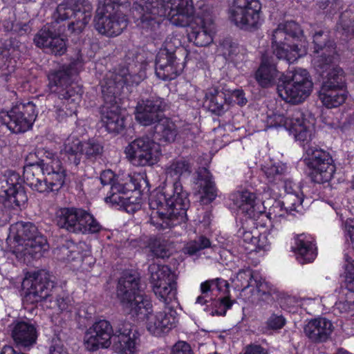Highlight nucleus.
Returning <instances> with one entry per match:
<instances>
[{
  "label": "nucleus",
  "instance_id": "nucleus-62",
  "mask_svg": "<svg viewBox=\"0 0 354 354\" xmlns=\"http://www.w3.org/2000/svg\"><path fill=\"white\" fill-rule=\"evenodd\" d=\"M244 354H268L266 348L258 344H250L246 346Z\"/></svg>",
  "mask_w": 354,
  "mask_h": 354
},
{
  "label": "nucleus",
  "instance_id": "nucleus-11",
  "mask_svg": "<svg viewBox=\"0 0 354 354\" xmlns=\"http://www.w3.org/2000/svg\"><path fill=\"white\" fill-rule=\"evenodd\" d=\"M260 0H232L227 15L229 20L239 29L254 32L263 23Z\"/></svg>",
  "mask_w": 354,
  "mask_h": 354
},
{
  "label": "nucleus",
  "instance_id": "nucleus-29",
  "mask_svg": "<svg viewBox=\"0 0 354 354\" xmlns=\"http://www.w3.org/2000/svg\"><path fill=\"white\" fill-rule=\"evenodd\" d=\"M314 57L313 64L315 66L316 59H322L325 64H329L330 67L337 66L333 62L335 53V43L329 39L328 33L324 31L317 32L313 35Z\"/></svg>",
  "mask_w": 354,
  "mask_h": 354
},
{
  "label": "nucleus",
  "instance_id": "nucleus-60",
  "mask_svg": "<svg viewBox=\"0 0 354 354\" xmlns=\"http://www.w3.org/2000/svg\"><path fill=\"white\" fill-rule=\"evenodd\" d=\"M49 354H67L66 350L58 339L53 340L49 348Z\"/></svg>",
  "mask_w": 354,
  "mask_h": 354
},
{
  "label": "nucleus",
  "instance_id": "nucleus-9",
  "mask_svg": "<svg viewBox=\"0 0 354 354\" xmlns=\"http://www.w3.org/2000/svg\"><path fill=\"white\" fill-rule=\"evenodd\" d=\"M138 274L124 272L119 278L116 295L123 309L131 316L147 313L152 308L151 299L140 290Z\"/></svg>",
  "mask_w": 354,
  "mask_h": 354
},
{
  "label": "nucleus",
  "instance_id": "nucleus-30",
  "mask_svg": "<svg viewBox=\"0 0 354 354\" xmlns=\"http://www.w3.org/2000/svg\"><path fill=\"white\" fill-rule=\"evenodd\" d=\"M333 330V324L325 317L311 319L304 327L305 335L314 342H326Z\"/></svg>",
  "mask_w": 354,
  "mask_h": 354
},
{
  "label": "nucleus",
  "instance_id": "nucleus-45",
  "mask_svg": "<svg viewBox=\"0 0 354 354\" xmlns=\"http://www.w3.org/2000/svg\"><path fill=\"white\" fill-rule=\"evenodd\" d=\"M338 29L342 28L346 37L354 35V12L345 10L340 15Z\"/></svg>",
  "mask_w": 354,
  "mask_h": 354
},
{
  "label": "nucleus",
  "instance_id": "nucleus-42",
  "mask_svg": "<svg viewBox=\"0 0 354 354\" xmlns=\"http://www.w3.org/2000/svg\"><path fill=\"white\" fill-rule=\"evenodd\" d=\"M350 252H352L351 250L344 252V283L348 291L354 292V260L350 256Z\"/></svg>",
  "mask_w": 354,
  "mask_h": 354
},
{
  "label": "nucleus",
  "instance_id": "nucleus-31",
  "mask_svg": "<svg viewBox=\"0 0 354 354\" xmlns=\"http://www.w3.org/2000/svg\"><path fill=\"white\" fill-rule=\"evenodd\" d=\"M11 335L16 345L24 348L32 346L37 338L36 327L26 322H17L12 330Z\"/></svg>",
  "mask_w": 354,
  "mask_h": 354
},
{
  "label": "nucleus",
  "instance_id": "nucleus-43",
  "mask_svg": "<svg viewBox=\"0 0 354 354\" xmlns=\"http://www.w3.org/2000/svg\"><path fill=\"white\" fill-rule=\"evenodd\" d=\"M295 121L293 119V112L286 115L274 113L268 117V124L270 127H283L288 131L291 129V126Z\"/></svg>",
  "mask_w": 354,
  "mask_h": 354
},
{
  "label": "nucleus",
  "instance_id": "nucleus-23",
  "mask_svg": "<svg viewBox=\"0 0 354 354\" xmlns=\"http://www.w3.org/2000/svg\"><path fill=\"white\" fill-rule=\"evenodd\" d=\"M201 291L209 292L212 296L213 315L225 316L227 310L230 309L234 304V301L227 297L230 292L229 283L225 279L216 278L203 282L201 284Z\"/></svg>",
  "mask_w": 354,
  "mask_h": 354
},
{
  "label": "nucleus",
  "instance_id": "nucleus-38",
  "mask_svg": "<svg viewBox=\"0 0 354 354\" xmlns=\"http://www.w3.org/2000/svg\"><path fill=\"white\" fill-rule=\"evenodd\" d=\"M262 171L270 185H279L289 176L288 168L286 164L277 162L264 165Z\"/></svg>",
  "mask_w": 354,
  "mask_h": 354
},
{
  "label": "nucleus",
  "instance_id": "nucleus-58",
  "mask_svg": "<svg viewBox=\"0 0 354 354\" xmlns=\"http://www.w3.org/2000/svg\"><path fill=\"white\" fill-rule=\"evenodd\" d=\"M53 299L54 297L53 296ZM54 301L59 310H65L68 309L70 298L64 292H62L61 294L55 297Z\"/></svg>",
  "mask_w": 354,
  "mask_h": 354
},
{
  "label": "nucleus",
  "instance_id": "nucleus-63",
  "mask_svg": "<svg viewBox=\"0 0 354 354\" xmlns=\"http://www.w3.org/2000/svg\"><path fill=\"white\" fill-rule=\"evenodd\" d=\"M18 41L15 39H9L4 41L3 44V48L5 51H7L8 53L5 54L6 55H11L15 51V48L17 46Z\"/></svg>",
  "mask_w": 354,
  "mask_h": 354
},
{
  "label": "nucleus",
  "instance_id": "nucleus-40",
  "mask_svg": "<svg viewBox=\"0 0 354 354\" xmlns=\"http://www.w3.org/2000/svg\"><path fill=\"white\" fill-rule=\"evenodd\" d=\"M196 184L199 187V192L203 194V197L209 202L214 201L217 196V188L212 175L210 172L204 169L203 172H200L198 176Z\"/></svg>",
  "mask_w": 354,
  "mask_h": 354
},
{
  "label": "nucleus",
  "instance_id": "nucleus-56",
  "mask_svg": "<svg viewBox=\"0 0 354 354\" xmlns=\"http://www.w3.org/2000/svg\"><path fill=\"white\" fill-rule=\"evenodd\" d=\"M304 299L301 300L297 299L295 297H288L285 298L284 302L283 304V307L285 310L288 312H295L297 308L301 305V301Z\"/></svg>",
  "mask_w": 354,
  "mask_h": 354
},
{
  "label": "nucleus",
  "instance_id": "nucleus-52",
  "mask_svg": "<svg viewBox=\"0 0 354 354\" xmlns=\"http://www.w3.org/2000/svg\"><path fill=\"white\" fill-rule=\"evenodd\" d=\"M60 250L64 256L63 259L67 261H73L81 258L78 247L73 243L68 246L63 245Z\"/></svg>",
  "mask_w": 354,
  "mask_h": 354
},
{
  "label": "nucleus",
  "instance_id": "nucleus-34",
  "mask_svg": "<svg viewBox=\"0 0 354 354\" xmlns=\"http://www.w3.org/2000/svg\"><path fill=\"white\" fill-rule=\"evenodd\" d=\"M177 135L176 125L168 118H161L154 126V139L160 143H171Z\"/></svg>",
  "mask_w": 354,
  "mask_h": 354
},
{
  "label": "nucleus",
  "instance_id": "nucleus-12",
  "mask_svg": "<svg viewBox=\"0 0 354 354\" xmlns=\"http://www.w3.org/2000/svg\"><path fill=\"white\" fill-rule=\"evenodd\" d=\"M304 163L308 176L317 184L329 183L336 171V166L331 154L318 147H308L304 155Z\"/></svg>",
  "mask_w": 354,
  "mask_h": 354
},
{
  "label": "nucleus",
  "instance_id": "nucleus-20",
  "mask_svg": "<svg viewBox=\"0 0 354 354\" xmlns=\"http://www.w3.org/2000/svg\"><path fill=\"white\" fill-rule=\"evenodd\" d=\"M48 272L41 270L29 273L23 281L27 288L26 298L32 303H37L49 299L53 301V295L59 289Z\"/></svg>",
  "mask_w": 354,
  "mask_h": 354
},
{
  "label": "nucleus",
  "instance_id": "nucleus-18",
  "mask_svg": "<svg viewBox=\"0 0 354 354\" xmlns=\"http://www.w3.org/2000/svg\"><path fill=\"white\" fill-rule=\"evenodd\" d=\"M127 158L134 166L156 165L162 154L160 144L149 136H142L130 142L124 149Z\"/></svg>",
  "mask_w": 354,
  "mask_h": 354
},
{
  "label": "nucleus",
  "instance_id": "nucleus-26",
  "mask_svg": "<svg viewBox=\"0 0 354 354\" xmlns=\"http://www.w3.org/2000/svg\"><path fill=\"white\" fill-rule=\"evenodd\" d=\"M165 102L159 97H151L138 102L135 110L136 121L143 126H149L161 118V113L165 110Z\"/></svg>",
  "mask_w": 354,
  "mask_h": 354
},
{
  "label": "nucleus",
  "instance_id": "nucleus-25",
  "mask_svg": "<svg viewBox=\"0 0 354 354\" xmlns=\"http://www.w3.org/2000/svg\"><path fill=\"white\" fill-rule=\"evenodd\" d=\"M95 30L109 37L120 35L128 26V19L120 10L105 11L97 9L94 18Z\"/></svg>",
  "mask_w": 354,
  "mask_h": 354
},
{
  "label": "nucleus",
  "instance_id": "nucleus-50",
  "mask_svg": "<svg viewBox=\"0 0 354 354\" xmlns=\"http://www.w3.org/2000/svg\"><path fill=\"white\" fill-rule=\"evenodd\" d=\"M236 44L230 39L226 38L220 43L218 50L226 59H230L236 53Z\"/></svg>",
  "mask_w": 354,
  "mask_h": 354
},
{
  "label": "nucleus",
  "instance_id": "nucleus-21",
  "mask_svg": "<svg viewBox=\"0 0 354 354\" xmlns=\"http://www.w3.org/2000/svg\"><path fill=\"white\" fill-rule=\"evenodd\" d=\"M183 63L180 62L175 55V48L171 45V39H166L163 47L158 51L155 72L156 76L164 81L176 79L183 71Z\"/></svg>",
  "mask_w": 354,
  "mask_h": 354
},
{
  "label": "nucleus",
  "instance_id": "nucleus-8",
  "mask_svg": "<svg viewBox=\"0 0 354 354\" xmlns=\"http://www.w3.org/2000/svg\"><path fill=\"white\" fill-rule=\"evenodd\" d=\"M315 68L322 77L323 81L319 91V98L328 109L342 104L348 97L344 72L337 66L330 67L322 59H316Z\"/></svg>",
  "mask_w": 354,
  "mask_h": 354
},
{
  "label": "nucleus",
  "instance_id": "nucleus-15",
  "mask_svg": "<svg viewBox=\"0 0 354 354\" xmlns=\"http://www.w3.org/2000/svg\"><path fill=\"white\" fill-rule=\"evenodd\" d=\"M150 283L156 297L165 304L170 306L173 301H177L178 285L177 275L168 266L151 264L149 266Z\"/></svg>",
  "mask_w": 354,
  "mask_h": 354
},
{
  "label": "nucleus",
  "instance_id": "nucleus-24",
  "mask_svg": "<svg viewBox=\"0 0 354 354\" xmlns=\"http://www.w3.org/2000/svg\"><path fill=\"white\" fill-rule=\"evenodd\" d=\"M286 196L285 201H275L269 209L268 217L277 218L283 217L287 212V209H283L285 203L290 205V210H296L299 206L303 205L304 201V194L302 190L301 182L296 183L289 176L282 183Z\"/></svg>",
  "mask_w": 354,
  "mask_h": 354
},
{
  "label": "nucleus",
  "instance_id": "nucleus-19",
  "mask_svg": "<svg viewBox=\"0 0 354 354\" xmlns=\"http://www.w3.org/2000/svg\"><path fill=\"white\" fill-rule=\"evenodd\" d=\"M36 106L32 102L19 103L9 111L0 112V122L14 133L30 129L37 117Z\"/></svg>",
  "mask_w": 354,
  "mask_h": 354
},
{
  "label": "nucleus",
  "instance_id": "nucleus-4",
  "mask_svg": "<svg viewBox=\"0 0 354 354\" xmlns=\"http://www.w3.org/2000/svg\"><path fill=\"white\" fill-rule=\"evenodd\" d=\"M129 322H121L113 330L111 323L106 319L95 321L86 331L84 344L90 351L107 348L111 344L121 354H134L136 350L138 333L133 332Z\"/></svg>",
  "mask_w": 354,
  "mask_h": 354
},
{
  "label": "nucleus",
  "instance_id": "nucleus-35",
  "mask_svg": "<svg viewBox=\"0 0 354 354\" xmlns=\"http://www.w3.org/2000/svg\"><path fill=\"white\" fill-rule=\"evenodd\" d=\"M227 102L226 93L218 88H209L205 93V104L209 111L217 115L225 112V106Z\"/></svg>",
  "mask_w": 354,
  "mask_h": 354
},
{
  "label": "nucleus",
  "instance_id": "nucleus-28",
  "mask_svg": "<svg viewBox=\"0 0 354 354\" xmlns=\"http://www.w3.org/2000/svg\"><path fill=\"white\" fill-rule=\"evenodd\" d=\"M297 259L301 264L313 262L317 255L315 240L310 234L302 233L295 237L292 246Z\"/></svg>",
  "mask_w": 354,
  "mask_h": 354
},
{
  "label": "nucleus",
  "instance_id": "nucleus-44",
  "mask_svg": "<svg viewBox=\"0 0 354 354\" xmlns=\"http://www.w3.org/2000/svg\"><path fill=\"white\" fill-rule=\"evenodd\" d=\"M259 272L253 271L250 268L240 270L237 274V281L240 282V286L243 290L253 287V283L258 279Z\"/></svg>",
  "mask_w": 354,
  "mask_h": 354
},
{
  "label": "nucleus",
  "instance_id": "nucleus-64",
  "mask_svg": "<svg viewBox=\"0 0 354 354\" xmlns=\"http://www.w3.org/2000/svg\"><path fill=\"white\" fill-rule=\"evenodd\" d=\"M185 252L190 255L196 254L198 251L201 250L199 245L198 244L196 240L187 243L186 247L185 248Z\"/></svg>",
  "mask_w": 354,
  "mask_h": 354
},
{
  "label": "nucleus",
  "instance_id": "nucleus-2",
  "mask_svg": "<svg viewBox=\"0 0 354 354\" xmlns=\"http://www.w3.org/2000/svg\"><path fill=\"white\" fill-rule=\"evenodd\" d=\"M191 171L190 163L183 158L173 159L165 166L166 174L176 180L166 185L149 199V206L153 209L150 223L156 229H169L187 221L189 194L183 189L180 178L189 175Z\"/></svg>",
  "mask_w": 354,
  "mask_h": 354
},
{
  "label": "nucleus",
  "instance_id": "nucleus-55",
  "mask_svg": "<svg viewBox=\"0 0 354 354\" xmlns=\"http://www.w3.org/2000/svg\"><path fill=\"white\" fill-rule=\"evenodd\" d=\"M124 176H118L117 178H115L114 173L110 170H104L103 171L100 176V180L101 183L103 185H111L112 186V184L116 181L118 178H123Z\"/></svg>",
  "mask_w": 354,
  "mask_h": 354
},
{
  "label": "nucleus",
  "instance_id": "nucleus-27",
  "mask_svg": "<svg viewBox=\"0 0 354 354\" xmlns=\"http://www.w3.org/2000/svg\"><path fill=\"white\" fill-rule=\"evenodd\" d=\"M233 205L250 217L263 214L266 207L257 198L256 193L248 189L238 190L230 196Z\"/></svg>",
  "mask_w": 354,
  "mask_h": 354
},
{
  "label": "nucleus",
  "instance_id": "nucleus-32",
  "mask_svg": "<svg viewBox=\"0 0 354 354\" xmlns=\"http://www.w3.org/2000/svg\"><path fill=\"white\" fill-rule=\"evenodd\" d=\"M293 119L295 121L288 131L301 146L304 147L312 140L314 127L309 122L305 120L303 113L299 110L293 111Z\"/></svg>",
  "mask_w": 354,
  "mask_h": 354
},
{
  "label": "nucleus",
  "instance_id": "nucleus-51",
  "mask_svg": "<svg viewBox=\"0 0 354 354\" xmlns=\"http://www.w3.org/2000/svg\"><path fill=\"white\" fill-rule=\"evenodd\" d=\"M47 49L55 55H62L66 51V41L59 36L51 39Z\"/></svg>",
  "mask_w": 354,
  "mask_h": 354
},
{
  "label": "nucleus",
  "instance_id": "nucleus-1",
  "mask_svg": "<svg viewBox=\"0 0 354 354\" xmlns=\"http://www.w3.org/2000/svg\"><path fill=\"white\" fill-rule=\"evenodd\" d=\"M136 9L142 12L138 26L142 33L153 39L164 31L162 22L167 18L178 27L190 26L189 39L197 46L212 44L216 32L212 9L203 3L194 11L192 0H134Z\"/></svg>",
  "mask_w": 354,
  "mask_h": 354
},
{
  "label": "nucleus",
  "instance_id": "nucleus-14",
  "mask_svg": "<svg viewBox=\"0 0 354 354\" xmlns=\"http://www.w3.org/2000/svg\"><path fill=\"white\" fill-rule=\"evenodd\" d=\"M313 85L307 70L297 68L286 75L277 85V93L286 102L297 104L310 95Z\"/></svg>",
  "mask_w": 354,
  "mask_h": 354
},
{
  "label": "nucleus",
  "instance_id": "nucleus-48",
  "mask_svg": "<svg viewBox=\"0 0 354 354\" xmlns=\"http://www.w3.org/2000/svg\"><path fill=\"white\" fill-rule=\"evenodd\" d=\"M286 324V319L282 315L272 314L265 322L263 332L267 333L271 330H279Z\"/></svg>",
  "mask_w": 354,
  "mask_h": 354
},
{
  "label": "nucleus",
  "instance_id": "nucleus-5",
  "mask_svg": "<svg viewBox=\"0 0 354 354\" xmlns=\"http://www.w3.org/2000/svg\"><path fill=\"white\" fill-rule=\"evenodd\" d=\"M66 169L57 153L46 150L38 162L24 167V183L32 190L42 194L59 191L64 184Z\"/></svg>",
  "mask_w": 354,
  "mask_h": 354
},
{
  "label": "nucleus",
  "instance_id": "nucleus-41",
  "mask_svg": "<svg viewBox=\"0 0 354 354\" xmlns=\"http://www.w3.org/2000/svg\"><path fill=\"white\" fill-rule=\"evenodd\" d=\"M121 178L124 182L121 186H123V189H128L129 192L138 191L140 194H144L150 190L149 183L145 174L127 175Z\"/></svg>",
  "mask_w": 354,
  "mask_h": 354
},
{
  "label": "nucleus",
  "instance_id": "nucleus-39",
  "mask_svg": "<svg viewBox=\"0 0 354 354\" xmlns=\"http://www.w3.org/2000/svg\"><path fill=\"white\" fill-rule=\"evenodd\" d=\"M122 179L118 178L111 186V190L105 198L106 203H110L113 206L127 208L130 203V198L124 196L129 192L128 189H123Z\"/></svg>",
  "mask_w": 354,
  "mask_h": 354
},
{
  "label": "nucleus",
  "instance_id": "nucleus-37",
  "mask_svg": "<svg viewBox=\"0 0 354 354\" xmlns=\"http://www.w3.org/2000/svg\"><path fill=\"white\" fill-rule=\"evenodd\" d=\"M21 250L24 256H30L32 259H39L48 250V244L46 239L39 232L30 239H28Z\"/></svg>",
  "mask_w": 354,
  "mask_h": 354
},
{
  "label": "nucleus",
  "instance_id": "nucleus-16",
  "mask_svg": "<svg viewBox=\"0 0 354 354\" xmlns=\"http://www.w3.org/2000/svg\"><path fill=\"white\" fill-rule=\"evenodd\" d=\"M27 201L19 174L8 171L0 176V218L11 209H21Z\"/></svg>",
  "mask_w": 354,
  "mask_h": 354
},
{
  "label": "nucleus",
  "instance_id": "nucleus-7",
  "mask_svg": "<svg viewBox=\"0 0 354 354\" xmlns=\"http://www.w3.org/2000/svg\"><path fill=\"white\" fill-rule=\"evenodd\" d=\"M271 39L273 54L289 64L307 53L308 41L301 26L295 21L280 23L273 30Z\"/></svg>",
  "mask_w": 354,
  "mask_h": 354
},
{
  "label": "nucleus",
  "instance_id": "nucleus-57",
  "mask_svg": "<svg viewBox=\"0 0 354 354\" xmlns=\"http://www.w3.org/2000/svg\"><path fill=\"white\" fill-rule=\"evenodd\" d=\"M171 354H192V351L188 343L180 341L174 346Z\"/></svg>",
  "mask_w": 354,
  "mask_h": 354
},
{
  "label": "nucleus",
  "instance_id": "nucleus-54",
  "mask_svg": "<svg viewBox=\"0 0 354 354\" xmlns=\"http://www.w3.org/2000/svg\"><path fill=\"white\" fill-rule=\"evenodd\" d=\"M245 240H250V243L256 246L257 249L266 250L268 249V246L264 244V242L261 240L266 239V236L261 234L259 237L254 236L251 232H246L245 233Z\"/></svg>",
  "mask_w": 354,
  "mask_h": 354
},
{
  "label": "nucleus",
  "instance_id": "nucleus-36",
  "mask_svg": "<svg viewBox=\"0 0 354 354\" xmlns=\"http://www.w3.org/2000/svg\"><path fill=\"white\" fill-rule=\"evenodd\" d=\"M38 232L37 227L30 222H17L10 227V235L19 245H24L28 239H32Z\"/></svg>",
  "mask_w": 354,
  "mask_h": 354
},
{
  "label": "nucleus",
  "instance_id": "nucleus-47",
  "mask_svg": "<svg viewBox=\"0 0 354 354\" xmlns=\"http://www.w3.org/2000/svg\"><path fill=\"white\" fill-rule=\"evenodd\" d=\"M148 247L150 252L157 258H165L169 255L167 245L160 239L151 237L149 240Z\"/></svg>",
  "mask_w": 354,
  "mask_h": 354
},
{
  "label": "nucleus",
  "instance_id": "nucleus-33",
  "mask_svg": "<svg viewBox=\"0 0 354 354\" xmlns=\"http://www.w3.org/2000/svg\"><path fill=\"white\" fill-rule=\"evenodd\" d=\"M278 73L273 59L266 54L263 55L261 63L255 73V79L258 84L264 88L272 86L278 77Z\"/></svg>",
  "mask_w": 354,
  "mask_h": 354
},
{
  "label": "nucleus",
  "instance_id": "nucleus-6",
  "mask_svg": "<svg viewBox=\"0 0 354 354\" xmlns=\"http://www.w3.org/2000/svg\"><path fill=\"white\" fill-rule=\"evenodd\" d=\"M111 79L102 83V93L104 104L102 107V122L109 133H120L124 128V120L120 114L117 95L123 85L138 84L142 80L140 75L123 73L111 74Z\"/></svg>",
  "mask_w": 354,
  "mask_h": 354
},
{
  "label": "nucleus",
  "instance_id": "nucleus-53",
  "mask_svg": "<svg viewBox=\"0 0 354 354\" xmlns=\"http://www.w3.org/2000/svg\"><path fill=\"white\" fill-rule=\"evenodd\" d=\"M127 1L128 0H100L97 9H102L106 12H114L119 10V7L126 3Z\"/></svg>",
  "mask_w": 354,
  "mask_h": 354
},
{
  "label": "nucleus",
  "instance_id": "nucleus-22",
  "mask_svg": "<svg viewBox=\"0 0 354 354\" xmlns=\"http://www.w3.org/2000/svg\"><path fill=\"white\" fill-rule=\"evenodd\" d=\"M152 308L146 313L134 316L140 318L145 317L147 330L153 335L160 337L168 333L176 326L178 313L171 306H164L162 310L151 313Z\"/></svg>",
  "mask_w": 354,
  "mask_h": 354
},
{
  "label": "nucleus",
  "instance_id": "nucleus-3",
  "mask_svg": "<svg viewBox=\"0 0 354 354\" xmlns=\"http://www.w3.org/2000/svg\"><path fill=\"white\" fill-rule=\"evenodd\" d=\"M85 62L79 52L77 58L69 64L63 65L57 70H52L48 74V87L62 104L55 111V117L59 122L66 121L67 118L76 115L83 90L82 86L73 82L72 78L82 70Z\"/></svg>",
  "mask_w": 354,
  "mask_h": 354
},
{
  "label": "nucleus",
  "instance_id": "nucleus-49",
  "mask_svg": "<svg viewBox=\"0 0 354 354\" xmlns=\"http://www.w3.org/2000/svg\"><path fill=\"white\" fill-rule=\"evenodd\" d=\"M55 36L48 27L44 26L35 36L34 42L37 46L47 49L51 39Z\"/></svg>",
  "mask_w": 354,
  "mask_h": 354
},
{
  "label": "nucleus",
  "instance_id": "nucleus-10",
  "mask_svg": "<svg viewBox=\"0 0 354 354\" xmlns=\"http://www.w3.org/2000/svg\"><path fill=\"white\" fill-rule=\"evenodd\" d=\"M57 225L66 231L76 234H97L105 227L90 211L82 207H63L57 212Z\"/></svg>",
  "mask_w": 354,
  "mask_h": 354
},
{
  "label": "nucleus",
  "instance_id": "nucleus-13",
  "mask_svg": "<svg viewBox=\"0 0 354 354\" xmlns=\"http://www.w3.org/2000/svg\"><path fill=\"white\" fill-rule=\"evenodd\" d=\"M92 12L93 6L88 0H64L57 6L54 18L57 23L71 19L68 30L79 34L91 21Z\"/></svg>",
  "mask_w": 354,
  "mask_h": 354
},
{
  "label": "nucleus",
  "instance_id": "nucleus-59",
  "mask_svg": "<svg viewBox=\"0 0 354 354\" xmlns=\"http://www.w3.org/2000/svg\"><path fill=\"white\" fill-rule=\"evenodd\" d=\"M30 30L31 28L28 23L15 21L12 33L21 36L30 32Z\"/></svg>",
  "mask_w": 354,
  "mask_h": 354
},
{
  "label": "nucleus",
  "instance_id": "nucleus-17",
  "mask_svg": "<svg viewBox=\"0 0 354 354\" xmlns=\"http://www.w3.org/2000/svg\"><path fill=\"white\" fill-rule=\"evenodd\" d=\"M62 151L71 164L78 166L82 156L93 162L100 158L104 151V145L97 138L81 141L77 136L70 135L65 140Z\"/></svg>",
  "mask_w": 354,
  "mask_h": 354
},
{
  "label": "nucleus",
  "instance_id": "nucleus-61",
  "mask_svg": "<svg viewBox=\"0 0 354 354\" xmlns=\"http://www.w3.org/2000/svg\"><path fill=\"white\" fill-rule=\"evenodd\" d=\"M232 98L234 102L240 106H243L247 103V100L245 97V94L243 90H234L231 93Z\"/></svg>",
  "mask_w": 354,
  "mask_h": 354
},
{
  "label": "nucleus",
  "instance_id": "nucleus-46",
  "mask_svg": "<svg viewBox=\"0 0 354 354\" xmlns=\"http://www.w3.org/2000/svg\"><path fill=\"white\" fill-rule=\"evenodd\" d=\"M252 288H256L257 294L262 299H268L274 292V287L258 274V279H256Z\"/></svg>",
  "mask_w": 354,
  "mask_h": 354
}]
</instances>
